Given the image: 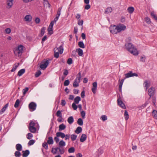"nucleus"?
Segmentation results:
<instances>
[{
    "instance_id": "a18cd8bd",
    "label": "nucleus",
    "mask_w": 157,
    "mask_h": 157,
    "mask_svg": "<svg viewBox=\"0 0 157 157\" xmlns=\"http://www.w3.org/2000/svg\"><path fill=\"white\" fill-rule=\"evenodd\" d=\"M62 10V7H59L58 8L57 12V14L56 15V16H58V17H59L60 16V14H61V11Z\"/></svg>"
},
{
    "instance_id": "f257e3e1",
    "label": "nucleus",
    "mask_w": 157,
    "mask_h": 157,
    "mask_svg": "<svg viewBox=\"0 0 157 157\" xmlns=\"http://www.w3.org/2000/svg\"><path fill=\"white\" fill-rule=\"evenodd\" d=\"M126 49L131 53L135 55H137L138 52L134 46L131 43H126L125 45Z\"/></svg>"
},
{
    "instance_id": "8fccbe9b",
    "label": "nucleus",
    "mask_w": 157,
    "mask_h": 157,
    "mask_svg": "<svg viewBox=\"0 0 157 157\" xmlns=\"http://www.w3.org/2000/svg\"><path fill=\"white\" fill-rule=\"evenodd\" d=\"M75 103H73L72 105V106L73 109L76 110L77 109V106Z\"/></svg>"
},
{
    "instance_id": "e433bc0d",
    "label": "nucleus",
    "mask_w": 157,
    "mask_h": 157,
    "mask_svg": "<svg viewBox=\"0 0 157 157\" xmlns=\"http://www.w3.org/2000/svg\"><path fill=\"white\" fill-rule=\"evenodd\" d=\"M58 150H59V147L55 148H52V151L54 154H56Z\"/></svg>"
},
{
    "instance_id": "a878e982",
    "label": "nucleus",
    "mask_w": 157,
    "mask_h": 157,
    "mask_svg": "<svg viewBox=\"0 0 157 157\" xmlns=\"http://www.w3.org/2000/svg\"><path fill=\"white\" fill-rule=\"evenodd\" d=\"M82 128L80 126L78 127L75 131V132L76 134H78L80 133L82 131Z\"/></svg>"
},
{
    "instance_id": "423d86ee",
    "label": "nucleus",
    "mask_w": 157,
    "mask_h": 157,
    "mask_svg": "<svg viewBox=\"0 0 157 157\" xmlns=\"http://www.w3.org/2000/svg\"><path fill=\"white\" fill-rule=\"evenodd\" d=\"M54 23V21H52L48 28V33L50 35H51L53 33V27Z\"/></svg>"
},
{
    "instance_id": "cd10ccee",
    "label": "nucleus",
    "mask_w": 157,
    "mask_h": 157,
    "mask_svg": "<svg viewBox=\"0 0 157 157\" xmlns=\"http://www.w3.org/2000/svg\"><path fill=\"white\" fill-rule=\"evenodd\" d=\"M76 51L77 52L78 54L80 56H82L83 54V50L81 48H79L76 49Z\"/></svg>"
},
{
    "instance_id": "f3484780",
    "label": "nucleus",
    "mask_w": 157,
    "mask_h": 157,
    "mask_svg": "<svg viewBox=\"0 0 157 157\" xmlns=\"http://www.w3.org/2000/svg\"><path fill=\"white\" fill-rule=\"evenodd\" d=\"M7 5L11 8L13 4V0H6Z\"/></svg>"
},
{
    "instance_id": "de8ad7c7",
    "label": "nucleus",
    "mask_w": 157,
    "mask_h": 157,
    "mask_svg": "<svg viewBox=\"0 0 157 157\" xmlns=\"http://www.w3.org/2000/svg\"><path fill=\"white\" fill-rule=\"evenodd\" d=\"M151 16L154 18L155 20L157 21V16H156L155 13L153 12H151Z\"/></svg>"
},
{
    "instance_id": "0eeeda50",
    "label": "nucleus",
    "mask_w": 157,
    "mask_h": 157,
    "mask_svg": "<svg viewBox=\"0 0 157 157\" xmlns=\"http://www.w3.org/2000/svg\"><path fill=\"white\" fill-rule=\"evenodd\" d=\"M117 30L118 33H120L122 31L124 30L126 28V26L123 24H119L117 25Z\"/></svg>"
},
{
    "instance_id": "4be33fe9",
    "label": "nucleus",
    "mask_w": 157,
    "mask_h": 157,
    "mask_svg": "<svg viewBox=\"0 0 157 157\" xmlns=\"http://www.w3.org/2000/svg\"><path fill=\"white\" fill-rule=\"evenodd\" d=\"M16 148L17 151H21L22 149V147L21 144H18L16 145Z\"/></svg>"
},
{
    "instance_id": "680f3d73",
    "label": "nucleus",
    "mask_w": 157,
    "mask_h": 157,
    "mask_svg": "<svg viewBox=\"0 0 157 157\" xmlns=\"http://www.w3.org/2000/svg\"><path fill=\"white\" fill-rule=\"evenodd\" d=\"M56 51H55V54H54V57L56 58H57L59 57V54L58 52H55Z\"/></svg>"
},
{
    "instance_id": "ea45409f",
    "label": "nucleus",
    "mask_w": 157,
    "mask_h": 157,
    "mask_svg": "<svg viewBox=\"0 0 157 157\" xmlns=\"http://www.w3.org/2000/svg\"><path fill=\"white\" fill-rule=\"evenodd\" d=\"M20 103V100L19 99H17L16 100L15 104L14 105V106L15 108H17L18 107Z\"/></svg>"
},
{
    "instance_id": "e2e57ef3",
    "label": "nucleus",
    "mask_w": 157,
    "mask_h": 157,
    "mask_svg": "<svg viewBox=\"0 0 157 157\" xmlns=\"http://www.w3.org/2000/svg\"><path fill=\"white\" fill-rule=\"evenodd\" d=\"M66 104V102L64 100H62L61 105L63 106H64Z\"/></svg>"
},
{
    "instance_id": "72a5a7b5",
    "label": "nucleus",
    "mask_w": 157,
    "mask_h": 157,
    "mask_svg": "<svg viewBox=\"0 0 157 157\" xmlns=\"http://www.w3.org/2000/svg\"><path fill=\"white\" fill-rule=\"evenodd\" d=\"M20 151H16L14 153V155L16 157H20L21 155V153Z\"/></svg>"
},
{
    "instance_id": "f704fd0d",
    "label": "nucleus",
    "mask_w": 157,
    "mask_h": 157,
    "mask_svg": "<svg viewBox=\"0 0 157 157\" xmlns=\"http://www.w3.org/2000/svg\"><path fill=\"white\" fill-rule=\"evenodd\" d=\"M59 150L61 154H63L64 152V150L63 147H59Z\"/></svg>"
},
{
    "instance_id": "c85d7f7f",
    "label": "nucleus",
    "mask_w": 157,
    "mask_h": 157,
    "mask_svg": "<svg viewBox=\"0 0 157 157\" xmlns=\"http://www.w3.org/2000/svg\"><path fill=\"white\" fill-rule=\"evenodd\" d=\"M25 72V70L24 69H22L20 70L18 72L17 75L19 76H21Z\"/></svg>"
},
{
    "instance_id": "09e8293b",
    "label": "nucleus",
    "mask_w": 157,
    "mask_h": 157,
    "mask_svg": "<svg viewBox=\"0 0 157 157\" xmlns=\"http://www.w3.org/2000/svg\"><path fill=\"white\" fill-rule=\"evenodd\" d=\"M42 146L46 149H48V144H47V143L46 142H44L42 144Z\"/></svg>"
},
{
    "instance_id": "c756f323",
    "label": "nucleus",
    "mask_w": 157,
    "mask_h": 157,
    "mask_svg": "<svg viewBox=\"0 0 157 157\" xmlns=\"http://www.w3.org/2000/svg\"><path fill=\"white\" fill-rule=\"evenodd\" d=\"M81 100V98L79 96H77L74 99V102L76 104H78L79 101Z\"/></svg>"
},
{
    "instance_id": "393cba45",
    "label": "nucleus",
    "mask_w": 157,
    "mask_h": 157,
    "mask_svg": "<svg viewBox=\"0 0 157 157\" xmlns=\"http://www.w3.org/2000/svg\"><path fill=\"white\" fill-rule=\"evenodd\" d=\"M67 121L70 124H72L74 121L73 117L72 116H71L69 117L67 119Z\"/></svg>"
},
{
    "instance_id": "473e14b6",
    "label": "nucleus",
    "mask_w": 157,
    "mask_h": 157,
    "mask_svg": "<svg viewBox=\"0 0 157 157\" xmlns=\"http://www.w3.org/2000/svg\"><path fill=\"white\" fill-rule=\"evenodd\" d=\"M77 124L81 126L83 124V121L82 120L81 118H79L77 121Z\"/></svg>"
},
{
    "instance_id": "c9c22d12",
    "label": "nucleus",
    "mask_w": 157,
    "mask_h": 157,
    "mask_svg": "<svg viewBox=\"0 0 157 157\" xmlns=\"http://www.w3.org/2000/svg\"><path fill=\"white\" fill-rule=\"evenodd\" d=\"M124 116L125 119L127 120L129 118V115L128 112L126 110L124 111Z\"/></svg>"
},
{
    "instance_id": "603ef678",
    "label": "nucleus",
    "mask_w": 157,
    "mask_h": 157,
    "mask_svg": "<svg viewBox=\"0 0 157 157\" xmlns=\"http://www.w3.org/2000/svg\"><path fill=\"white\" fill-rule=\"evenodd\" d=\"M81 114L82 118L83 119H84L85 118V116L86 115L85 112L84 111H82L81 112Z\"/></svg>"
},
{
    "instance_id": "5fc2aeb1",
    "label": "nucleus",
    "mask_w": 157,
    "mask_h": 157,
    "mask_svg": "<svg viewBox=\"0 0 157 157\" xmlns=\"http://www.w3.org/2000/svg\"><path fill=\"white\" fill-rule=\"evenodd\" d=\"M101 119L103 121H105L107 119V117L105 115H102L101 117Z\"/></svg>"
},
{
    "instance_id": "69168bd1",
    "label": "nucleus",
    "mask_w": 157,
    "mask_h": 157,
    "mask_svg": "<svg viewBox=\"0 0 157 157\" xmlns=\"http://www.w3.org/2000/svg\"><path fill=\"white\" fill-rule=\"evenodd\" d=\"M78 31V29L77 26H75L74 27V33L76 34L77 33Z\"/></svg>"
},
{
    "instance_id": "9b49d317",
    "label": "nucleus",
    "mask_w": 157,
    "mask_h": 157,
    "mask_svg": "<svg viewBox=\"0 0 157 157\" xmlns=\"http://www.w3.org/2000/svg\"><path fill=\"white\" fill-rule=\"evenodd\" d=\"M54 50L55 51H57L58 52H59L60 54H62L63 53V45H61L58 48H55L54 49Z\"/></svg>"
},
{
    "instance_id": "bb28decb",
    "label": "nucleus",
    "mask_w": 157,
    "mask_h": 157,
    "mask_svg": "<svg viewBox=\"0 0 157 157\" xmlns=\"http://www.w3.org/2000/svg\"><path fill=\"white\" fill-rule=\"evenodd\" d=\"M134 10V8L132 6L129 7L127 9V10L128 12L130 14L133 13Z\"/></svg>"
},
{
    "instance_id": "bf43d9fd",
    "label": "nucleus",
    "mask_w": 157,
    "mask_h": 157,
    "mask_svg": "<svg viewBox=\"0 0 157 157\" xmlns=\"http://www.w3.org/2000/svg\"><path fill=\"white\" fill-rule=\"evenodd\" d=\"M19 65V63L18 64V65H15V66H14L12 70H11V71L12 72H13L15 71L16 70V68L18 67Z\"/></svg>"
},
{
    "instance_id": "774afa93",
    "label": "nucleus",
    "mask_w": 157,
    "mask_h": 157,
    "mask_svg": "<svg viewBox=\"0 0 157 157\" xmlns=\"http://www.w3.org/2000/svg\"><path fill=\"white\" fill-rule=\"evenodd\" d=\"M90 8V6L88 4H87L85 7V9L86 10H88Z\"/></svg>"
},
{
    "instance_id": "6e6d98bb",
    "label": "nucleus",
    "mask_w": 157,
    "mask_h": 157,
    "mask_svg": "<svg viewBox=\"0 0 157 157\" xmlns=\"http://www.w3.org/2000/svg\"><path fill=\"white\" fill-rule=\"evenodd\" d=\"M72 63V60L71 58H69L67 61V63L69 65L71 64Z\"/></svg>"
},
{
    "instance_id": "052dcab7",
    "label": "nucleus",
    "mask_w": 157,
    "mask_h": 157,
    "mask_svg": "<svg viewBox=\"0 0 157 157\" xmlns=\"http://www.w3.org/2000/svg\"><path fill=\"white\" fill-rule=\"evenodd\" d=\"M146 22L148 24H150L151 23V20L149 18L147 17L145 19Z\"/></svg>"
},
{
    "instance_id": "aec40b11",
    "label": "nucleus",
    "mask_w": 157,
    "mask_h": 157,
    "mask_svg": "<svg viewBox=\"0 0 157 157\" xmlns=\"http://www.w3.org/2000/svg\"><path fill=\"white\" fill-rule=\"evenodd\" d=\"M124 80V79H122L121 81H120V80H119V82H120V83L119 86V90L120 92L121 91L122 87Z\"/></svg>"
},
{
    "instance_id": "39448f33",
    "label": "nucleus",
    "mask_w": 157,
    "mask_h": 157,
    "mask_svg": "<svg viewBox=\"0 0 157 157\" xmlns=\"http://www.w3.org/2000/svg\"><path fill=\"white\" fill-rule=\"evenodd\" d=\"M49 63V60H46L43 61L41 64L40 65V67L42 69L44 70L45 69L48 65Z\"/></svg>"
},
{
    "instance_id": "3c124183",
    "label": "nucleus",
    "mask_w": 157,
    "mask_h": 157,
    "mask_svg": "<svg viewBox=\"0 0 157 157\" xmlns=\"http://www.w3.org/2000/svg\"><path fill=\"white\" fill-rule=\"evenodd\" d=\"M28 90L29 88L28 87H25V89H23L22 90L23 94L25 95L28 91Z\"/></svg>"
},
{
    "instance_id": "13d9d810",
    "label": "nucleus",
    "mask_w": 157,
    "mask_h": 157,
    "mask_svg": "<svg viewBox=\"0 0 157 157\" xmlns=\"http://www.w3.org/2000/svg\"><path fill=\"white\" fill-rule=\"evenodd\" d=\"M5 31L7 34H9L10 33L11 30L10 28H7L5 29Z\"/></svg>"
},
{
    "instance_id": "ddd939ff",
    "label": "nucleus",
    "mask_w": 157,
    "mask_h": 157,
    "mask_svg": "<svg viewBox=\"0 0 157 157\" xmlns=\"http://www.w3.org/2000/svg\"><path fill=\"white\" fill-rule=\"evenodd\" d=\"M32 16L30 15H26L24 18V20L27 22H30L32 21Z\"/></svg>"
},
{
    "instance_id": "864d4df0",
    "label": "nucleus",
    "mask_w": 157,
    "mask_h": 157,
    "mask_svg": "<svg viewBox=\"0 0 157 157\" xmlns=\"http://www.w3.org/2000/svg\"><path fill=\"white\" fill-rule=\"evenodd\" d=\"M69 83L70 82L69 80H66L65 81L64 83V85L65 86H67L69 85Z\"/></svg>"
},
{
    "instance_id": "dca6fc26",
    "label": "nucleus",
    "mask_w": 157,
    "mask_h": 157,
    "mask_svg": "<svg viewBox=\"0 0 157 157\" xmlns=\"http://www.w3.org/2000/svg\"><path fill=\"white\" fill-rule=\"evenodd\" d=\"M86 138L87 136L85 134H82L80 139V141L82 142H84L86 140Z\"/></svg>"
},
{
    "instance_id": "7c9ffc66",
    "label": "nucleus",
    "mask_w": 157,
    "mask_h": 157,
    "mask_svg": "<svg viewBox=\"0 0 157 157\" xmlns=\"http://www.w3.org/2000/svg\"><path fill=\"white\" fill-rule=\"evenodd\" d=\"M78 45L81 48H85L84 44L82 41H80L78 42Z\"/></svg>"
},
{
    "instance_id": "2f4dec72",
    "label": "nucleus",
    "mask_w": 157,
    "mask_h": 157,
    "mask_svg": "<svg viewBox=\"0 0 157 157\" xmlns=\"http://www.w3.org/2000/svg\"><path fill=\"white\" fill-rule=\"evenodd\" d=\"M56 114L57 117L62 118V113L61 111L60 110H59L57 112Z\"/></svg>"
},
{
    "instance_id": "79ce46f5",
    "label": "nucleus",
    "mask_w": 157,
    "mask_h": 157,
    "mask_svg": "<svg viewBox=\"0 0 157 157\" xmlns=\"http://www.w3.org/2000/svg\"><path fill=\"white\" fill-rule=\"evenodd\" d=\"M35 142V140H31L29 141L28 144L29 146L33 145Z\"/></svg>"
},
{
    "instance_id": "9d476101",
    "label": "nucleus",
    "mask_w": 157,
    "mask_h": 157,
    "mask_svg": "<svg viewBox=\"0 0 157 157\" xmlns=\"http://www.w3.org/2000/svg\"><path fill=\"white\" fill-rule=\"evenodd\" d=\"M125 78H128L131 77L137 76V74L136 73H132V71H129L128 73L126 74L125 75Z\"/></svg>"
},
{
    "instance_id": "20e7f679",
    "label": "nucleus",
    "mask_w": 157,
    "mask_h": 157,
    "mask_svg": "<svg viewBox=\"0 0 157 157\" xmlns=\"http://www.w3.org/2000/svg\"><path fill=\"white\" fill-rule=\"evenodd\" d=\"M117 28V25H114L113 26H111L109 28L110 32L113 34H116L118 33Z\"/></svg>"
},
{
    "instance_id": "58836bf2",
    "label": "nucleus",
    "mask_w": 157,
    "mask_h": 157,
    "mask_svg": "<svg viewBox=\"0 0 157 157\" xmlns=\"http://www.w3.org/2000/svg\"><path fill=\"white\" fill-rule=\"evenodd\" d=\"M148 103V101H146L145 103L143 105H142L141 106L139 107V108L140 109H143L147 105Z\"/></svg>"
},
{
    "instance_id": "a211bd4d",
    "label": "nucleus",
    "mask_w": 157,
    "mask_h": 157,
    "mask_svg": "<svg viewBox=\"0 0 157 157\" xmlns=\"http://www.w3.org/2000/svg\"><path fill=\"white\" fill-rule=\"evenodd\" d=\"M66 125H65L64 124H60L59 127V131H61L62 130H64L66 128Z\"/></svg>"
},
{
    "instance_id": "1a4fd4ad",
    "label": "nucleus",
    "mask_w": 157,
    "mask_h": 157,
    "mask_svg": "<svg viewBox=\"0 0 157 157\" xmlns=\"http://www.w3.org/2000/svg\"><path fill=\"white\" fill-rule=\"evenodd\" d=\"M148 94L150 97V98L151 96H153L155 93V88L151 87L148 89Z\"/></svg>"
},
{
    "instance_id": "37998d69",
    "label": "nucleus",
    "mask_w": 157,
    "mask_h": 157,
    "mask_svg": "<svg viewBox=\"0 0 157 157\" xmlns=\"http://www.w3.org/2000/svg\"><path fill=\"white\" fill-rule=\"evenodd\" d=\"M68 151L69 153H73L75 151V148L74 147H71L68 149Z\"/></svg>"
},
{
    "instance_id": "7ed1b4c3",
    "label": "nucleus",
    "mask_w": 157,
    "mask_h": 157,
    "mask_svg": "<svg viewBox=\"0 0 157 157\" xmlns=\"http://www.w3.org/2000/svg\"><path fill=\"white\" fill-rule=\"evenodd\" d=\"M23 46L22 45H19L14 51L15 54H17L19 56H21L23 51Z\"/></svg>"
},
{
    "instance_id": "a19ab883",
    "label": "nucleus",
    "mask_w": 157,
    "mask_h": 157,
    "mask_svg": "<svg viewBox=\"0 0 157 157\" xmlns=\"http://www.w3.org/2000/svg\"><path fill=\"white\" fill-rule=\"evenodd\" d=\"M27 138L28 140L31 139L33 137V134L31 133H29L27 135Z\"/></svg>"
},
{
    "instance_id": "2eb2a0df",
    "label": "nucleus",
    "mask_w": 157,
    "mask_h": 157,
    "mask_svg": "<svg viewBox=\"0 0 157 157\" xmlns=\"http://www.w3.org/2000/svg\"><path fill=\"white\" fill-rule=\"evenodd\" d=\"M65 135L64 133L58 132L56 134V136L57 137H60L62 138H64L65 136Z\"/></svg>"
},
{
    "instance_id": "6e6552de",
    "label": "nucleus",
    "mask_w": 157,
    "mask_h": 157,
    "mask_svg": "<svg viewBox=\"0 0 157 157\" xmlns=\"http://www.w3.org/2000/svg\"><path fill=\"white\" fill-rule=\"evenodd\" d=\"M36 107V103L34 102H32L30 103L29 105V107L30 109L32 110L31 111H34Z\"/></svg>"
},
{
    "instance_id": "49530a36",
    "label": "nucleus",
    "mask_w": 157,
    "mask_h": 157,
    "mask_svg": "<svg viewBox=\"0 0 157 157\" xmlns=\"http://www.w3.org/2000/svg\"><path fill=\"white\" fill-rule=\"evenodd\" d=\"M45 28L44 27H43L41 29V32L40 33V34L41 36H43L44 35L45 32Z\"/></svg>"
},
{
    "instance_id": "0e129e2a",
    "label": "nucleus",
    "mask_w": 157,
    "mask_h": 157,
    "mask_svg": "<svg viewBox=\"0 0 157 157\" xmlns=\"http://www.w3.org/2000/svg\"><path fill=\"white\" fill-rule=\"evenodd\" d=\"M83 21L82 20L80 21V20H79L78 21V24L79 25H82L83 24Z\"/></svg>"
},
{
    "instance_id": "338daca9",
    "label": "nucleus",
    "mask_w": 157,
    "mask_h": 157,
    "mask_svg": "<svg viewBox=\"0 0 157 157\" xmlns=\"http://www.w3.org/2000/svg\"><path fill=\"white\" fill-rule=\"evenodd\" d=\"M35 21L36 23V24H38L40 23V20L39 18L36 17V18Z\"/></svg>"
},
{
    "instance_id": "c03bdc74",
    "label": "nucleus",
    "mask_w": 157,
    "mask_h": 157,
    "mask_svg": "<svg viewBox=\"0 0 157 157\" xmlns=\"http://www.w3.org/2000/svg\"><path fill=\"white\" fill-rule=\"evenodd\" d=\"M41 73V72L40 71H37L35 74V77L36 78L38 77Z\"/></svg>"
},
{
    "instance_id": "f8f14e48",
    "label": "nucleus",
    "mask_w": 157,
    "mask_h": 157,
    "mask_svg": "<svg viewBox=\"0 0 157 157\" xmlns=\"http://www.w3.org/2000/svg\"><path fill=\"white\" fill-rule=\"evenodd\" d=\"M93 87L92 88V91L94 94H95L97 86V83L96 82H94L93 83Z\"/></svg>"
},
{
    "instance_id": "4468645a",
    "label": "nucleus",
    "mask_w": 157,
    "mask_h": 157,
    "mask_svg": "<svg viewBox=\"0 0 157 157\" xmlns=\"http://www.w3.org/2000/svg\"><path fill=\"white\" fill-rule=\"evenodd\" d=\"M22 152L23 154L22 155L23 157H27L29 154L30 152L28 150H26L25 151H23Z\"/></svg>"
},
{
    "instance_id": "b1692460",
    "label": "nucleus",
    "mask_w": 157,
    "mask_h": 157,
    "mask_svg": "<svg viewBox=\"0 0 157 157\" xmlns=\"http://www.w3.org/2000/svg\"><path fill=\"white\" fill-rule=\"evenodd\" d=\"M53 142L52 137L51 136H49L48 138V140H47V143L49 144H53Z\"/></svg>"
},
{
    "instance_id": "5701e85b",
    "label": "nucleus",
    "mask_w": 157,
    "mask_h": 157,
    "mask_svg": "<svg viewBox=\"0 0 157 157\" xmlns=\"http://www.w3.org/2000/svg\"><path fill=\"white\" fill-rule=\"evenodd\" d=\"M65 142L63 140L60 141L59 143V147H63L65 146Z\"/></svg>"
},
{
    "instance_id": "412c9836",
    "label": "nucleus",
    "mask_w": 157,
    "mask_h": 157,
    "mask_svg": "<svg viewBox=\"0 0 157 157\" xmlns=\"http://www.w3.org/2000/svg\"><path fill=\"white\" fill-rule=\"evenodd\" d=\"M29 128L30 131L33 133H35L36 130V128L35 126H29Z\"/></svg>"
},
{
    "instance_id": "4c0bfd02",
    "label": "nucleus",
    "mask_w": 157,
    "mask_h": 157,
    "mask_svg": "<svg viewBox=\"0 0 157 157\" xmlns=\"http://www.w3.org/2000/svg\"><path fill=\"white\" fill-rule=\"evenodd\" d=\"M77 135L75 134H72L71 135V139L73 141H75L76 139Z\"/></svg>"
},
{
    "instance_id": "f03ea898",
    "label": "nucleus",
    "mask_w": 157,
    "mask_h": 157,
    "mask_svg": "<svg viewBox=\"0 0 157 157\" xmlns=\"http://www.w3.org/2000/svg\"><path fill=\"white\" fill-rule=\"evenodd\" d=\"M81 78V73L79 72L77 75V77L75 79L73 85L74 87H77L79 86Z\"/></svg>"
},
{
    "instance_id": "4d7b16f0",
    "label": "nucleus",
    "mask_w": 157,
    "mask_h": 157,
    "mask_svg": "<svg viewBox=\"0 0 157 157\" xmlns=\"http://www.w3.org/2000/svg\"><path fill=\"white\" fill-rule=\"evenodd\" d=\"M117 103L118 105L119 106L120 105L123 103V102L121 101V99L120 98H119L117 100Z\"/></svg>"
},
{
    "instance_id": "6ab92c4d",
    "label": "nucleus",
    "mask_w": 157,
    "mask_h": 157,
    "mask_svg": "<svg viewBox=\"0 0 157 157\" xmlns=\"http://www.w3.org/2000/svg\"><path fill=\"white\" fill-rule=\"evenodd\" d=\"M112 9L111 7H108L105 10V13L108 14L111 13L112 12Z\"/></svg>"
}]
</instances>
